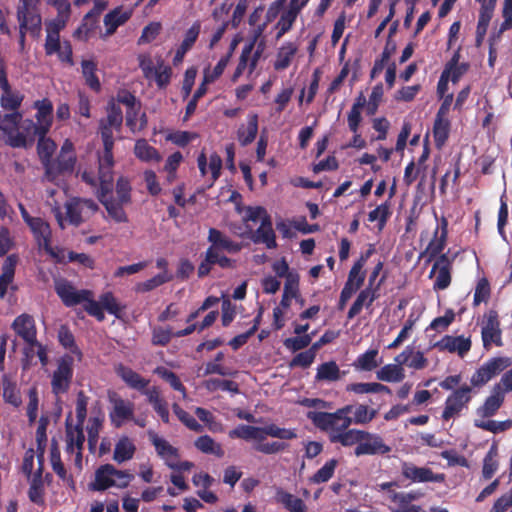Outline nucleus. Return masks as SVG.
<instances>
[{
    "label": "nucleus",
    "mask_w": 512,
    "mask_h": 512,
    "mask_svg": "<svg viewBox=\"0 0 512 512\" xmlns=\"http://www.w3.org/2000/svg\"><path fill=\"white\" fill-rule=\"evenodd\" d=\"M17 20L19 22V46L25 48L26 33L33 38H39L42 30V18L32 0H20L17 7Z\"/></svg>",
    "instance_id": "f257e3e1"
},
{
    "label": "nucleus",
    "mask_w": 512,
    "mask_h": 512,
    "mask_svg": "<svg viewBox=\"0 0 512 512\" xmlns=\"http://www.w3.org/2000/svg\"><path fill=\"white\" fill-rule=\"evenodd\" d=\"M307 418L316 428L327 434L330 443L334 436L351 426L350 418L341 417L335 412L309 411Z\"/></svg>",
    "instance_id": "f03ea898"
},
{
    "label": "nucleus",
    "mask_w": 512,
    "mask_h": 512,
    "mask_svg": "<svg viewBox=\"0 0 512 512\" xmlns=\"http://www.w3.org/2000/svg\"><path fill=\"white\" fill-rule=\"evenodd\" d=\"M511 365L509 357H493L481 365L471 376V386L481 388Z\"/></svg>",
    "instance_id": "7ed1b4c3"
},
{
    "label": "nucleus",
    "mask_w": 512,
    "mask_h": 512,
    "mask_svg": "<svg viewBox=\"0 0 512 512\" xmlns=\"http://www.w3.org/2000/svg\"><path fill=\"white\" fill-rule=\"evenodd\" d=\"M74 359L71 355L65 354L57 361V368L51 378V388L55 395L68 392L73 379Z\"/></svg>",
    "instance_id": "20e7f679"
},
{
    "label": "nucleus",
    "mask_w": 512,
    "mask_h": 512,
    "mask_svg": "<svg viewBox=\"0 0 512 512\" xmlns=\"http://www.w3.org/2000/svg\"><path fill=\"white\" fill-rule=\"evenodd\" d=\"M457 253L450 255L449 251L440 255L434 262L429 273V278L434 277L433 290L442 291L447 289L452 281L453 262Z\"/></svg>",
    "instance_id": "39448f33"
},
{
    "label": "nucleus",
    "mask_w": 512,
    "mask_h": 512,
    "mask_svg": "<svg viewBox=\"0 0 512 512\" xmlns=\"http://www.w3.org/2000/svg\"><path fill=\"white\" fill-rule=\"evenodd\" d=\"M472 399V387L464 384L450 393L442 412V419L448 421L460 415L463 409L468 407Z\"/></svg>",
    "instance_id": "423d86ee"
},
{
    "label": "nucleus",
    "mask_w": 512,
    "mask_h": 512,
    "mask_svg": "<svg viewBox=\"0 0 512 512\" xmlns=\"http://www.w3.org/2000/svg\"><path fill=\"white\" fill-rule=\"evenodd\" d=\"M22 118L23 115L19 111L6 114L0 112V131L6 136V144L13 148L27 147L25 137L17 133Z\"/></svg>",
    "instance_id": "0eeeda50"
},
{
    "label": "nucleus",
    "mask_w": 512,
    "mask_h": 512,
    "mask_svg": "<svg viewBox=\"0 0 512 512\" xmlns=\"http://www.w3.org/2000/svg\"><path fill=\"white\" fill-rule=\"evenodd\" d=\"M481 337L483 347L486 350H489L492 344L497 347L503 346L502 330L500 328L499 316L496 310H490L485 315V322L482 326Z\"/></svg>",
    "instance_id": "6e6552de"
},
{
    "label": "nucleus",
    "mask_w": 512,
    "mask_h": 512,
    "mask_svg": "<svg viewBox=\"0 0 512 512\" xmlns=\"http://www.w3.org/2000/svg\"><path fill=\"white\" fill-rule=\"evenodd\" d=\"M55 292L66 307L82 304L89 296H93L92 291L87 289L77 290L73 284L66 279L55 282Z\"/></svg>",
    "instance_id": "1a4fd4ad"
},
{
    "label": "nucleus",
    "mask_w": 512,
    "mask_h": 512,
    "mask_svg": "<svg viewBox=\"0 0 512 512\" xmlns=\"http://www.w3.org/2000/svg\"><path fill=\"white\" fill-rule=\"evenodd\" d=\"M386 278L387 274L384 273L375 287L367 286L359 292L352 306L348 310V320L356 317L362 311L363 307H366L367 309L371 307L373 302L380 297V288L385 282Z\"/></svg>",
    "instance_id": "9d476101"
},
{
    "label": "nucleus",
    "mask_w": 512,
    "mask_h": 512,
    "mask_svg": "<svg viewBox=\"0 0 512 512\" xmlns=\"http://www.w3.org/2000/svg\"><path fill=\"white\" fill-rule=\"evenodd\" d=\"M76 164V155L58 154L43 166L44 176L47 181L55 182L60 176L73 172Z\"/></svg>",
    "instance_id": "9b49d317"
},
{
    "label": "nucleus",
    "mask_w": 512,
    "mask_h": 512,
    "mask_svg": "<svg viewBox=\"0 0 512 512\" xmlns=\"http://www.w3.org/2000/svg\"><path fill=\"white\" fill-rule=\"evenodd\" d=\"M109 401L113 405L109 412V419L115 428L123 426L125 421L134 420V403L124 400L114 394L109 396Z\"/></svg>",
    "instance_id": "f8f14e48"
},
{
    "label": "nucleus",
    "mask_w": 512,
    "mask_h": 512,
    "mask_svg": "<svg viewBox=\"0 0 512 512\" xmlns=\"http://www.w3.org/2000/svg\"><path fill=\"white\" fill-rule=\"evenodd\" d=\"M106 118L99 122L101 139H105V135L113 137V130L120 131L123 124V112L119 104L114 99L108 101L106 107Z\"/></svg>",
    "instance_id": "ddd939ff"
},
{
    "label": "nucleus",
    "mask_w": 512,
    "mask_h": 512,
    "mask_svg": "<svg viewBox=\"0 0 512 512\" xmlns=\"http://www.w3.org/2000/svg\"><path fill=\"white\" fill-rule=\"evenodd\" d=\"M401 474L405 479L414 483H442L445 481V475L443 473L436 474L428 467H418L411 462L402 463Z\"/></svg>",
    "instance_id": "4468645a"
},
{
    "label": "nucleus",
    "mask_w": 512,
    "mask_h": 512,
    "mask_svg": "<svg viewBox=\"0 0 512 512\" xmlns=\"http://www.w3.org/2000/svg\"><path fill=\"white\" fill-rule=\"evenodd\" d=\"M391 451V447L384 443L378 434L365 432L363 440L355 447L354 454L359 457L363 455H385Z\"/></svg>",
    "instance_id": "2eb2a0df"
},
{
    "label": "nucleus",
    "mask_w": 512,
    "mask_h": 512,
    "mask_svg": "<svg viewBox=\"0 0 512 512\" xmlns=\"http://www.w3.org/2000/svg\"><path fill=\"white\" fill-rule=\"evenodd\" d=\"M248 238L255 244H265L268 249L276 248V235L272 227L271 217H263L260 226L255 231L249 227Z\"/></svg>",
    "instance_id": "dca6fc26"
},
{
    "label": "nucleus",
    "mask_w": 512,
    "mask_h": 512,
    "mask_svg": "<svg viewBox=\"0 0 512 512\" xmlns=\"http://www.w3.org/2000/svg\"><path fill=\"white\" fill-rule=\"evenodd\" d=\"M149 440L155 447L157 455L168 467L174 466V461L180 459L178 448L172 446L167 440L159 437L154 431H148Z\"/></svg>",
    "instance_id": "f3484780"
},
{
    "label": "nucleus",
    "mask_w": 512,
    "mask_h": 512,
    "mask_svg": "<svg viewBox=\"0 0 512 512\" xmlns=\"http://www.w3.org/2000/svg\"><path fill=\"white\" fill-rule=\"evenodd\" d=\"M208 242L211 244L208 249L213 252L238 253L242 250V244L231 240L223 232L216 228H210L208 231Z\"/></svg>",
    "instance_id": "a211bd4d"
},
{
    "label": "nucleus",
    "mask_w": 512,
    "mask_h": 512,
    "mask_svg": "<svg viewBox=\"0 0 512 512\" xmlns=\"http://www.w3.org/2000/svg\"><path fill=\"white\" fill-rule=\"evenodd\" d=\"M12 328L28 345L38 344L35 321L31 315L24 313L17 316L12 323Z\"/></svg>",
    "instance_id": "6ab92c4d"
},
{
    "label": "nucleus",
    "mask_w": 512,
    "mask_h": 512,
    "mask_svg": "<svg viewBox=\"0 0 512 512\" xmlns=\"http://www.w3.org/2000/svg\"><path fill=\"white\" fill-rule=\"evenodd\" d=\"M39 247L51 252L52 232L50 225L41 217H34L27 223Z\"/></svg>",
    "instance_id": "aec40b11"
},
{
    "label": "nucleus",
    "mask_w": 512,
    "mask_h": 512,
    "mask_svg": "<svg viewBox=\"0 0 512 512\" xmlns=\"http://www.w3.org/2000/svg\"><path fill=\"white\" fill-rule=\"evenodd\" d=\"M115 474L122 475L114 465L104 464L99 466L95 471L94 481L90 484L91 489L94 491H105L114 487L116 484V480L114 479Z\"/></svg>",
    "instance_id": "412c9836"
},
{
    "label": "nucleus",
    "mask_w": 512,
    "mask_h": 512,
    "mask_svg": "<svg viewBox=\"0 0 512 512\" xmlns=\"http://www.w3.org/2000/svg\"><path fill=\"white\" fill-rule=\"evenodd\" d=\"M471 345L470 338H465L464 336L445 335L435 344V347L441 351L457 353L460 357H464L470 351Z\"/></svg>",
    "instance_id": "4be33fe9"
},
{
    "label": "nucleus",
    "mask_w": 512,
    "mask_h": 512,
    "mask_svg": "<svg viewBox=\"0 0 512 512\" xmlns=\"http://www.w3.org/2000/svg\"><path fill=\"white\" fill-rule=\"evenodd\" d=\"M38 468L34 472L30 487L28 490V497L31 502L41 505L44 503V484H43V468L44 458L42 454H37Z\"/></svg>",
    "instance_id": "5701e85b"
},
{
    "label": "nucleus",
    "mask_w": 512,
    "mask_h": 512,
    "mask_svg": "<svg viewBox=\"0 0 512 512\" xmlns=\"http://www.w3.org/2000/svg\"><path fill=\"white\" fill-rule=\"evenodd\" d=\"M447 222L444 220L441 234L438 235V230L435 231L434 238L429 242L425 251L420 254L421 257H427L426 262L429 263L432 260H436L446 246L447 240Z\"/></svg>",
    "instance_id": "b1692460"
},
{
    "label": "nucleus",
    "mask_w": 512,
    "mask_h": 512,
    "mask_svg": "<svg viewBox=\"0 0 512 512\" xmlns=\"http://www.w3.org/2000/svg\"><path fill=\"white\" fill-rule=\"evenodd\" d=\"M66 442L68 452L73 453L75 448L83 450L85 442L83 425L76 424L73 426L71 413L66 418Z\"/></svg>",
    "instance_id": "393cba45"
},
{
    "label": "nucleus",
    "mask_w": 512,
    "mask_h": 512,
    "mask_svg": "<svg viewBox=\"0 0 512 512\" xmlns=\"http://www.w3.org/2000/svg\"><path fill=\"white\" fill-rule=\"evenodd\" d=\"M132 16V11L123 10L122 6L116 7L104 16L106 32L103 37L113 35L118 27L124 25Z\"/></svg>",
    "instance_id": "a878e982"
},
{
    "label": "nucleus",
    "mask_w": 512,
    "mask_h": 512,
    "mask_svg": "<svg viewBox=\"0 0 512 512\" xmlns=\"http://www.w3.org/2000/svg\"><path fill=\"white\" fill-rule=\"evenodd\" d=\"M100 203L105 207L108 215L117 223L128 222L127 214L124 210L126 204L115 201L111 194L96 195Z\"/></svg>",
    "instance_id": "bb28decb"
},
{
    "label": "nucleus",
    "mask_w": 512,
    "mask_h": 512,
    "mask_svg": "<svg viewBox=\"0 0 512 512\" xmlns=\"http://www.w3.org/2000/svg\"><path fill=\"white\" fill-rule=\"evenodd\" d=\"M395 361L400 365H407L416 370L424 369L428 364V360L424 357V354L421 351H414L410 346H407L397 355Z\"/></svg>",
    "instance_id": "cd10ccee"
},
{
    "label": "nucleus",
    "mask_w": 512,
    "mask_h": 512,
    "mask_svg": "<svg viewBox=\"0 0 512 512\" xmlns=\"http://www.w3.org/2000/svg\"><path fill=\"white\" fill-rule=\"evenodd\" d=\"M116 374L132 389L141 391L146 388L150 381L143 378L139 373L134 371L128 366L119 364L116 369Z\"/></svg>",
    "instance_id": "c85d7f7f"
},
{
    "label": "nucleus",
    "mask_w": 512,
    "mask_h": 512,
    "mask_svg": "<svg viewBox=\"0 0 512 512\" xmlns=\"http://www.w3.org/2000/svg\"><path fill=\"white\" fill-rule=\"evenodd\" d=\"M275 500L289 512H308V508L301 498L282 488L276 490Z\"/></svg>",
    "instance_id": "c756f323"
},
{
    "label": "nucleus",
    "mask_w": 512,
    "mask_h": 512,
    "mask_svg": "<svg viewBox=\"0 0 512 512\" xmlns=\"http://www.w3.org/2000/svg\"><path fill=\"white\" fill-rule=\"evenodd\" d=\"M258 114L250 113L247 116V125H241L237 130V139L241 146L251 144L258 133Z\"/></svg>",
    "instance_id": "7c9ffc66"
},
{
    "label": "nucleus",
    "mask_w": 512,
    "mask_h": 512,
    "mask_svg": "<svg viewBox=\"0 0 512 512\" xmlns=\"http://www.w3.org/2000/svg\"><path fill=\"white\" fill-rule=\"evenodd\" d=\"M503 402L504 394L501 391L500 384H496L493 388L492 394L486 398L484 404L478 411L483 417H492L502 406Z\"/></svg>",
    "instance_id": "2f4dec72"
},
{
    "label": "nucleus",
    "mask_w": 512,
    "mask_h": 512,
    "mask_svg": "<svg viewBox=\"0 0 512 512\" xmlns=\"http://www.w3.org/2000/svg\"><path fill=\"white\" fill-rule=\"evenodd\" d=\"M37 110L35 118L38 124L46 127L48 133L53 124V104L48 98L37 100L33 104Z\"/></svg>",
    "instance_id": "473e14b6"
},
{
    "label": "nucleus",
    "mask_w": 512,
    "mask_h": 512,
    "mask_svg": "<svg viewBox=\"0 0 512 512\" xmlns=\"http://www.w3.org/2000/svg\"><path fill=\"white\" fill-rule=\"evenodd\" d=\"M136 452V446L128 436H121L114 447L113 460L123 463L131 460Z\"/></svg>",
    "instance_id": "72a5a7b5"
},
{
    "label": "nucleus",
    "mask_w": 512,
    "mask_h": 512,
    "mask_svg": "<svg viewBox=\"0 0 512 512\" xmlns=\"http://www.w3.org/2000/svg\"><path fill=\"white\" fill-rule=\"evenodd\" d=\"M389 499L398 505L397 508L391 509L393 512H420L421 508L410 503L417 499L414 492H396L391 491Z\"/></svg>",
    "instance_id": "f704fd0d"
},
{
    "label": "nucleus",
    "mask_w": 512,
    "mask_h": 512,
    "mask_svg": "<svg viewBox=\"0 0 512 512\" xmlns=\"http://www.w3.org/2000/svg\"><path fill=\"white\" fill-rule=\"evenodd\" d=\"M17 265V256L11 254L7 256L2 265V274L0 275V298H4L8 286L13 282L15 276V268Z\"/></svg>",
    "instance_id": "c9c22d12"
},
{
    "label": "nucleus",
    "mask_w": 512,
    "mask_h": 512,
    "mask_svg": "<svg viewBox=\"0 0 512 512\" xmlns=\"http://www.w3.org/2000/svg\"><path fill=\"white\" fill-rule=\"evenodd\" d=\"M264 427L240 424L229 431L228 436L231 439L257 440L264 441Z\"/></svg>",
    "instance_id": "e433bc0d"
},
{
    "label": "nucleus",
    "mask_w": 512,
    "mask_h": 512,
    "mask_svg": "<svg viewBox=\"0 0 512 512\" xmlns=\"http://www.w3.org/2000/svg\"><path fill=\"white\" fill-rule=\"evenodd\" d=\"M451 122L448 117L435 116L433 123V138L435 146L441 149L447 142L450 134Z\"/></svg>",
    "instance_id": "4c0bfd02"
},
{
    "label": "nucleus",
    "mask_w": 512,
    "mask_h": 512,
    "mask_svg": "<svg viewBox=\"0 0 512 512\" xmlns=\"http://www.w3.org/2000/svg\"><path fill=\"white\" fill-rule=\"evenodd\" d=\"M297 46L292 42L284 43L278 50L276 60L274 62V69L277 71L285 70L292 62V59L297 53Z\"/></svg>",
    "instance_id": "58836bf2"
},
{
    "label": "nucleus",
    "mask_w": 512,
    "mask_h": 512,
    "mask_svg": "<svg viewBox=\"0 0 512 512\" xmlns=\"http://www.w3.org/2000/svg\"><path fill=\"white\" fill-rule=\"evenodd\" d=\"M135 156L143 162H159L161 155L158 150L151 146L146 139H138L134 145Z\"/></svg>",
    "instance_id": "ea45409f"
},
{
    "label": "nucleus",
    "mask_w": 512,
    "mask_h": 512,
    "mask_svg": "<svg viewBox=\"0 0 512 512\" xmlns=\"http://www.w3.org/2000/svg\"><path fill=\"white\" fill-rule=\"evenodd\" d=\"M366 431L355 428H346L343 432L334 436L332 444H340L343 447H352L359 445L360 441L363 440Z\"/></svg>",
    "instance_id": "a19ab883"
},
{
    "label": "nucleus",
    "mask_w": 512,
    "mask_h": 512,
    "mask_svg": "<svg viewBox=\"0 0 512 512\" xmlns=\"http://www.w3.org/2000/svg\"><path fill=\"white\" fill-rule=\"evenodd\" d=\"M81 69L86 85L93 91L99 92L101 90V83L96 75L97 63L94 60H82Z\"/></svg>",
    "instance_id": "79ce46f5"
},
{
    "label": "nucleus",
    "mask_w": 512,
    "mask_h": 512,
    "mask_svg": "<svg viewBox=\"0 0 512 512\" xmlns=\"http://www.w3.org/2000/svg\"><path fill=\"white\" fill-rule=\"evenodd\" d=\"M20 123L21 130H17V133H20L25 137L27 146L34 141L35 137L47 135L46 127H42L37 122H34L32 119H25L22 120Z\"/></svg>",
    "instance_id": "37998d69"
},
{
    "label": "nucleus",
    "mask_w": 512,
    "mask_h": 512,
    "mask_svg": "<svg viewBox=\"0 0 512 512\" xmlns=\"http://www.w3.org/2000/svg\"><path fill=\"white\" fill-rule=\"evenodd\" d=\"M376 377L380 381L400 382L405 378V374L402 365L399 363L387 364L376 372Z\"/></svg>",
    "instance_id": "c03bdc74"
},
{
    "label": "nucleus",
    "mask_w": 512,
    "mask_h": 512,
    "mask_svg": "<svg viewBox=\"0 0 512 512\" xmlns=\"http://www.w3.org/2000/svg\"><path fill=\"white\" fill-rule=\"evenodd\" d=\"M195 447L204 454L215 455L216 457L222 458L224 456V450L221 444L215 442V440L209 435H202L198 437L194 442Z\"/></svg>",
    "instance_id": "a18cd8bd"
},
{
    "label": "nucleus",
    "mask_w": 512,
    "mask_h": 512,
    "mask_svg": "<svg viewBox=\"0 0 512 512\" xmlns=\"http://www.w3.org/2000/svg\"><path fill=\"white\" fill-rule=\"evenodd\" d=\"M498 445L493 443L483 459L482 476L485 480L493 477L498 469Z\"/></svg>",
    "instance_id": "49530a36"
},
{
    "label": "nucleus",
    "mask_w": 512,
    "mask_h": 512,
    "mask_svg": "<svg viewBox=\"0 0 512 512\" xmlns=\"http://www.w3.org/2000/svg\"><path fill=\"white\" fill-rule=\"evenodd\" d=\"M58 341L65 349L69 350L71 354H74L79 361L82 359L83 354L76 345L75 337L68 326H60L58 331Z\"/></svg>",
    "instance_id": "de8ad7c7"
},
{
    "label": "nucleus",
    "mask_w": 512,
    "mask_h": 512,
    "mask_svg": "<svg viewBox=\"0 0 512 512\" xmlns=\"http://www.w3.org/2000/svg\"><path fill=\"white\" fill-rule=\"evenodd\" d=\"M341 378V371L335 361L320 364L315 375L316 381L334 382Z\"/></svg>",
    "instance_id": "09e8293b"
},
{
    "label": "nucleus",
    "mask_w": 512,
    "mask_h": 512,
    "mask_svg": "<svg viewBox=\"0 0 512 512\" xmlns=\"http://www.w3.org/2000/svg\"><path fill=\"white\" fill-rule=\"evenodd\" d=\"M346 391L348 392H354L356 394H366V393H387L391 394V389L378 382H371V383H351L347 385Z\"/></svg>",
    "instance_id": "8fccbe9b"
},
{
    "label": "nucleus",
    "mask_w": 512,
    "mask_h": 512,
    "mask_svg": "<svg viewBox=\"0 0 512 512\" xmlns=\"http://www.w3.org/2000/svg\"><path fill=\"white\" fill-rule=\"evenodd\" d=\"M114 174L113 168L98 166V182L96 195L111 194L113 192Z\"/></svg>",
    "instance_id": "3c124183"
},
{
    "label": "nucleus",
    "mask_w": 512,
    "mask_h": 512,
    "mask_svg": "<svg viewBox=\"0 0 512 512\" xmlns=\"http://www.w3.org/2000/svg\"><path fill=\"white\" fill-rule=\"evenodd\" d=\"M378 414V409L369 408L366 404H357L351 416V425H365L370 423Z\"/></svg>",
    "instance_id": "603ef678"
},
{
    "label": "nucleus",
    "mask_w": 512,
    "mask_h": 512,
    "mask_svg": "<svg viewBox=\"0 0 512 512\" xmlns=\"http://www.w3.org/2000/svg\"><path fill=\"white\" fill-rule=\"evenodd\" d=\"M172 73V68L166 65L161 57L156 59L155 71L152 75H154L156 85L159 89H165L169 85Z\"/></svg>",
    "instance_id": "864d4df0"
},
{
    "label": "nucleus",
    "mask_w": 512,
    "mask_h": 512,
    "mask_svg": "<svg viewBox=\"0 0 512 512\" xmlns=\"http://www.w3.org/2000/svg\"><path fill=\"white\" fill-rule=\"evenodd\" d=\"M154 373L158 375L160 378H162L164 381L169 383L174 390L180 392L183 398H186V388L182 384L181 380L179 379L176 373L163 366L156 367Z\"/></svg>",
    "instance_id": "5fc2aeb1"
},
{
    "label": "nucleus",
    "mask_w": 512,
    "mask_h": 512,
    "mask_svg": "<svg viewBox=\"0 0 512 512\" xmlns=\"http://www.w3.org/2000/svg\"><path fill=\"white\" fill-rule=\"evenodd\" d=\"M56 143L46 136H39L37 143V154L39 156L42 166L47 164L56 150Z\"/></svg>",
    "instance_id": "6e6d98bb"
},
{
    "label": "nucleus",
    "mask_w": 512,
    "mask_h": 512,
    "mask_svg": "<svg viewBox=\"0 0 512 512\" xmlns=\"http://www.w3.org/2000/svg\"><path fill=\"white\" fill-rule=\"evenodd\" d=\"M378 350L369 349L365 353L360 354L354 362L356 369L363 371H372L378 366L377 361Z\"/></svg>",
    "instance_id": "4d7b16f0"
},
{
    "label": "nucleus",
    "mask_w": 512,
    "mask_h": 512,
    "mask_svg": "<svg viewBox=\"0 0 512 512\" xmlns=\"http://www.w3.org/2000/svg\"><path fill=\"white\" fill-rule=\"evenodd\" d=\"M66 217L70 224L79 226L83 222L82 218V201L81 199L74 198L68 201L65 205Z\"/></svg>",
    "instance_id": "13d9d810"
},
{
    "label": "nucleus",
    "mask_w": 512,
    "mask_h": 512,
    "mask_svg": "<svg viewBox=\"0 0 512 512\" xmlns=\"http://www.w3.org/2000/svg\"><path fill=\"white\" fill-rule=\"evenodd\" d=\"M171 280H172L171 275H168L167 272H162L144 282L138 283L136 285L135 289L137 292L145 293V292L152 291V290L156 289L157 287H159Z\"/></svg>",
    "instance_id": "bf43d9fd"
},
{
    "label": "nucleus",
    "mask_w": 512,
    "mask_h": 512,
    "mask_svg": "<svg viewBox=\"0 0 512 512\" xmlns=\"http://www.w3.org/2000/svg\"><path fill=\"white\" fill-rule=\"evenodd\" d=\"M391 215L390 204L388 201L378 205L375 209L369 212L368 221L369 222H378V228L382 230L387 220Z\"/></svg>",
    "instance_id": "052dcab7"
},
{
    "label": "nucleus",
    "mask_w": 512,
    "mask_h": 512,
    "mask_svg": "<svg viewBox=\"0 0 512 512\" xmlns=\"http://www.w3.org/2000/svg\"><path fill=\"white\" fill-rule=\"evenodd\" d=\"M3 398L5 402L14 407H19L22 403L16 383L10 381L6 376L3 377Z\"/></svg>",
    "instance_id": "680f3d73"
},
{
    "label": "nucleus",
    "mask_w": 512,
    "mask_h": 512,
    "mask_svg": "<svg viewBox=\"0 0 512 512\" xmlns=\"http://www.w3.org/2000/svg\"><path fill=\"white\" fill-rule=\"evenodd\" d=\"M337 464L336 459H330L310 478V482L321 484L329 481L334 475Z\"/></svg>",
    "instance_id": "e2e57ef3"
},
{
    "label": "nucleus",
    "mask_w": 512,
    "mask_h": 512,
    "mask_svg": "<svg viewBox=\"0 0 512 512\" xmlns=\"http://www.w3.org/2000/svg\"><path fill=\"white\" fill-rule=\"evenodd\" d=\"M474 425L477 428H481L485 431H489L491 433H500L507 431L512 428V419H507L505 421L497 422L495 420H475Z\"/></svg>",
    "instance_id": "0e129e2a"
},
{
    "label": "nucleus",
    "mask_w": 512,
    "mask_h": 512,
    "mask_svg": "<svg viewBox=\"0 0 512 512\" xmlns=\"http://www.w3.org/2000/svg\"><path fill=\"white\" fill-rule=\"evenodd\" d=\"M174 414L177 418L190 430L194 432H202L203 426L187 411L181 408L177 403L172 406Z\"/></svg>",
    "instance_id": "69168bd1"
},
{
    "label": "nucleus",
    "mask_w": 512,
    "mask_h": 512,
    "mask_svg": "<svg viewBox=\"0 0 512 512\" xmlns=\"http://www.w3.org/2000/svg\"><path fill=\"white\" fill-rule=\"evenodd\" d=\"M116 194H117V202H121L122 204H130L132 201L131 192V182L127 177L120 176L116 182Z\"/></svg>",
    "instance_id": "338daca9"
},
{
    "label": "nucleus",
    "mask_w": 512,
    "mask_h": 512,
    "mask_svg": "<svg viewBox=\"0 0 512 512\" xmlns=\"http://www.w3.org/2000/svg\"><path fill=\"white\" fill-rule=\"evenodd\" d=\"M297 17L298 14L289 10H286L281 14L280 19L276 24V28L278 29V32L276 34L277 40H279L292 29Z\"/></svg>",
    "instance_id": "774afa93"
}]
</instances>
